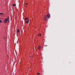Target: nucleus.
I'll list each match as a JSON object with an SVG mask.
<instances>
[{
  "mask_svg": "<svg viewBox=\"0 0 75 75\" xmlns=\"http://www.w3.org/2000/svg\"><path fill=\"white\" fill-rule=\"evenodd\" d=\"M9 18H7L6 19H5V20L4 21V23H6L8 22V19Z\"/></svg>",
  "mask_w": 75,
  "mask_h": 75,
  "instance_id": "obj_1",
  "label": "nucleus"
},
{
  "mask_svg": "<svg viewBox=\"0 0 75 75\" xmlns=\"http://www.w3.org/2000/svg\"><path fill=\"white\" fill-rule=\"evenodd\" d=\"M47 16L48 18H50V14H47Z\"/></svg>",
  "mask_w": 75,
  "mask_h": 75,
  "instance_id": "obj_2",
  "label": "nucleus"
},
{
  "mask_svg": "<svg viewBox=\"0 0 75 75\" xmlns=\"http://www.w3.org/2000/svg\"><path fill=\"white\" fill-rule=\"evenodd\" d=\"M27 20L28 21H29V19H28V18H25V21H27Z\"/></svg>",
  "mask_w": 75,
  "mask_h": 75,
  "instance_id": "obj_3",
  "label": "nucleus"
},
{
  "mask_svg": "<svg viewBox=\"0 0 75 75\" xmlns=\"http://www.w3.org/2000/svg\"><path fill=\"white\" fill-rule=\"evenodd\" d=\"M46 16H45L44 17V20L45 21H46Z\"/></svg>",
  "mask_w": 75,
  "mask_h": 75,
  "instance_id": "obj_4",
  "label": "nucleus"
},
{
  "mask_svg": "<svg viewBox=\"0 0 75 75\" xmlns=\"http://www.w3.org/2000/svg\"><path fill=\"white\" fill-rule=\"evenodd\" d=\"M25 22L26 23H28L29 22V20L28 21H25Z\"/></svg>",
  "mask_w": 75,
  "mask_h": 75,
  "instance_id": "obj_5",
  "label": "nucleus"
},
{
  "mask_svg": "<svg viewBox=\"0 0 75 75\" xmlns=\"http://www.w3.org/2000/svg\"><path fill=\"white\" fill-rule=\"evenodd\" d=\"M38 36H41V33L39 34V35H38Z\"/></svg>",
  "mask_w": 75,
  "mask_h": 75,
  "instance_id": "obj_6",
  "label": "nucleus"
},
{
  "mask_svg": "<svg viewBox=\"0 0 75 75\" xmlns=\"http://www.w3.org/2000/svg\"><path fill=\"white\" fill-rule=\"evenodd\" d=\"M41 48V47L40 46H39L38 47V49L39 50H40V48Z\"/></svg>",
  "mask_w": 75,
  "mask_h": 75,
  "instance_id": "obj_7",
  "label": "nucleus"
},
{
  "mask_svg": "<svg viewBox=\"0 0 75 75\" xmlns=\"http://www.w3.org/2000/svg\"><path fill=\"white\" fill-rule=\"evenodd\" d=\"M13 6H16V5H15V4H13Z\"/></svg>",
  "mask_w": 75,
  "mask_h": 75,
  "instance_id": "obj_8",
  "label": "nucleus"
},
{
  "mask_svg": "<svg viewBox=\"0 0 75 75\" xmlns=\"http://www.w3.org/2000/svg\"><path fill=\"white\" fill-rule=\"evenodd\" d=\"M4 14L2 13H0V15H3Z\"/></svg>",
  "mask_w": 75,
  "mask_h": 75,
  "instance_id": "obj_9",
  "label": "nucleus"
},
{
  "mask_svg": "<svg viewBox=\"0 0 75 75\" xmlns=\"http://www.w3.org/2000/svg\"><path fill=\"white\" fill-rule=\"evenodd\" d=\"M2 22V21L1 20H0V23H1Z\"/></svg>",
  "mask_w": 75,
  "mask_h": 75,
  "instance_id": "obj_10",
  "label": "nucleus"
},
{
  "mask_svg": "<svg viewBox=\"0 0 75 75\" xmlns=\"http://www.w3.org/2000/svg\"><path fill=\"white\" fill-rule=\"evenodd\" d=\"M20 30H17V33H18V32H19Z\"/></svg>",
  "mask_w": 75,
  "mask_h": 75,
  "instance_id": "obj_11",
  "label": "nucleus"
},
{
  "mask_svg": "<svg viewBox=\"0 0 75 75\" xmlns=\"http://www.w3.org/2000/svg\"><path fill=\"white\" fill-rule=\"evenodd\" d=\"M40 73H38V75H40Z\"/></svg>",
  "mask_w": 75,
  "mask_h": 75,
  "instance_id": "obj_12",
  "label": "nucleus"
},
{
  "mask_svg": "<svg viewBox=\"0 0 75 75\" xmlns=\"http://www.w3.org/2000/svg\"><path fill=\"white\" fill-rule=\"evenodd\" d=\"M26 4L27 5H28V3H26Z\"/></svg>",
  "mask_w": 75,
  "mask_h": 75,
  "instance_id": "obj_13",
  "label": "nucleus"
},
{
  "mask_svg": "<svg viewBox=\"0 0 75 75\" xmlns=\"http://www.w3.org/2000/svg\"><path fill=\"white\" fill-rule=\"evenodd\" d=\"M17 30H19V29H17Z\"/></svg>",
  "mask_w": 75,
  "mask_h": 75,
  "instance_id": "obj_14",
  "label": "nucleus"
},
{
  "mask_svg": "<svg viewBox=\"0 0 75 75\" xmlns=\"http://www.w3.org/2000/svg\"><path fill=\"white\" fill-rule=\"evenodd\" d=\"M9 21H10L9 20L8 23L9 22Z\"/></svg>",
  "mask_w": 75,
  "mask_h": 75,
  "instance_id": "obj_15",
  "label": "nucleus"
},
{
  "mask_svg": "<svg viewBox=\"0 0 75 75\" xmlns=\"http://www.w3.org/2000/svg\"><path fill=\"white\" fill-rule=\"evenodd\" d=\"M26 21L28 22V20H26Z\"/></svg>",
  "mask_w": 75,
  "mask_h": 75,
  "instance_id": "obj_16",
  "label": "nucleus"
}]
</instances>
